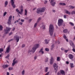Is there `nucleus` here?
I'll return each mask as SVG.
<instances>
[{"mask_svg": "<svg viewBox=\"0 0 75 75\" xmlns=\"http://www.w3.org/2000/svg\"><path fill=\"white\" fill-rule=\"evenodd\" d=\"M39 46H40V45L39 44H36L32 48V50H29L28 51V53H30V52H32V53L34 54L35 52L36 51V50L39 47Z\"/></svg>", "mask_w": 75, "mask_h": 75, "instance_id": "1", "label": "nucleus"}, {"mask_svg": "<svg viewBox=\"0 0 75 75\" xmlns=\"http://www.w3.org/2000/svg\"><path fill=\"white\" fill-rule=\"evenodd\" d=\"M49 29V32L50 35V36H52L53 32H54V27L52 25H50Z\"/></svg>", "mask_w": 75, "mask_h": 75, "instance_id": "2", "label": "nucleus"}, {"mask_svg": "<svg viewBox=\"0 0 75 75\" xmlns=\"http://www.w3.org/2000/svg\"><path fill=\"white\" fill-rule=\"evenodd\" d=\"M11 30V28H7V27H6V29H4V31L5 33H4V35L5 34H8L9 33V32H10V31Z\"/></svg>", "mask_w": 75, "mask_h": 75, "instance_id": "3", "label": "nucleus"}, {"mask_svg": "<svg viewBox=\"0 0 75 75\" xmlns=\"http://www.w3.org/2000/svg\"><path fill=\"white\" fill-rule=\"evenodd\" d=\"M63 20L62 19H60L58 20V24L59 27L62 26V23L63 22Z\"/></svg>", "mask_w": 75, "mask_h": 75, "instance_id": "4", "label": "nucleus"}, {"mask_svg": "<svg viewBox=\"0 0 75 75\" xmlns=\"http://www.w3.org/2000/svg\"><path fill=\"white\" fill-rule=\"evenodd\" d=\"M57 64L56 63H54L53 64V68H54V71H55V74H57V71H58V66L57 65Z\"/></svg>", "mask_w": 75, "mask_h": 75, "instance_id": "5", "label": "nucleus"}, {"mask_svg": "<svg viewBox=\"0 0 75 75\" xmlns=\"http://www.w3.org/2000/svg\"><path fill=\"white\" fill-rule=\"evenodd\" d=\"M51 1H50V4L53 7H54L55 5L56 4V2H54L55 0H51Z\"/></svg>", "mask_w": 75, "mask_h": 75, "instance_id": "6", "label": "nucleus"}, {"mask_svg": "<svg viewBox=\"0 0 75 75\" xmlns=\"http://www.w3.org/2000/svg\"><path fill=\"white\" fill-rule=\"evenodd\" d=\"M14 39H15V40H16L17 42H18L20 40V38L19 36L17 35H16L14 36Z\"/></svg>", "mask_w": 75, "mask_h": 75, "instance_id": "7", "label": "nucleus"}, {"mask_svg": "<svg viewBox=\"0 0 75 75\" xmlns=\"http://www.w3.org/2000/svg\"><path fill=\"white\" fill-rule=\"evenodd\" d=\"M10 50V46L9 45L8 47H7V49L6 51L5 52V54L7 53H9Z\"/></svg>", "mask_w": 75, "mask_h": 75, "instance_id": "8", "label": "nucleus"}, {"mask_svg": "<svg viewBox=\"0 0 75 75\" xmlns=\"http://www.w3.org/2000/svg\"><path fill=\"white\" fill-rule=\"evenodd\" d=\"M11 5L13 7V8H15L16 7V5L14 4V0H11Z\"/></svg>", "mask_w": 75, "mask_h": 75, "instance_id": "9", "label": "nucleus"}, {"mask_svg": "<svg viewBox=\"0 0 75 75\" xmlns=\"http://www.w3.org/2000/svg\"><path fill=\"white\" fill-rule=\"evenodd\" d=\"M68 57L70 59H72L74 58V55L71 54H69L68 55Z\"/></svg>", "mask_w": 75, "mask_h": 75, "instance_id": "10", "label": "nucleus"}, {"mask_svg": "<svg viewBox=\"0 0 75 75\" xmlns=\"http://www.w3.org/2000/svg\"><path fill=\"white\" fill-rule=\"evenodd\" d=\"M50 63V65H52L53 64V63H54V58L53 57L51 58Z\"/></svg>", "mask_w": 75, "mask_h": 75, "instance_id": "11", "label": "nucleus"}, {"mask_svg": "<svg viewBox=\"0 0 75 75\" xmlns=\"http://www.w3.org/2000/svg\"><path fill=\"white\" fill-rule=\"evenodd\" d=\"M36 12L38 14H40V13H42L41 9L40 8H38L37 9V11Z\"/></svg>", "mask_w": 75, "mask_h": 75, "instance_id": "12", "label": "nucleus"}, {"mask_svg": "<svg viewBox=\"0 0 75 75\" xmlns=\"http://www.w3.org/2000/svg\"><path fill=\"white\" fill-rule=\"evenodd\" d=\"M2 67L4 69H6L8 67V65L7 64H4L2 66Z\"/></svg>", "mask_w": 75, "mask_h": 75, "instance_id": "13", "label": "nucleus"}, {"mask_svg": "<svg viewBox=\"0 0 75 75\" xmlns=\"http://www.w3.org/2000/svg\"><path fill=\"white\" fill-rule=\"evenodd\" d=\"M40 52H41L42 54H43L44 52V51H43V49L42 48L40 49V50L39 52V53H40Z\"/></svg>", "mask_w": 75, "mask_h": 75, "instance_id": "14", "label": "nucleus"}, {"mask_svg": "<svg viewBox=\"0 0 75 75\" xmlns=\"http://www.w3.org/2000/svg\"><path fill=\"white\" fill-rule=\"evenodd\" d=\"M60 74H61L62 75H65V71H64V70H60Z\"/></svg>", "mask_w": 75, "mask_h": 75, "instance_id": "15", "label": "nucleus"}, {"mask_svg": "<svg viewBox=\"0 0 75 75\" xmlns=\"http://www.w3.org/2000/svg\"><path fill=\"white\" fill-rule=\"evenodd\" d=\"M69 43L70 44V45H72L74 44L73 42L71 40H69Z\"/></svg>", "mask_w": 75, "mask_h": 75, "instance_id": "16", "label": "nucleus"}, {"mask_svg": "<svg viewBox=\"0 0 75 75\" xmlns=\"http://www.w3.org/2000/svg\"><path fill=\"white\" fill-rule=\"evenodd\" d=\"M41 11L42 13H43L45 11V8H41Z\"/></svg>", "mask_w": 75, "mask_h": 75, "instance_id": "17", "label": "nucleus"}, {"mask_svg": "<svg viewBox=\"0 0 75 75\" xmlns=\"http://www.w3.org/2000/svg\"><path fill=\"white\" fill-rule=\"evenodd\" d=\"M63 32L64 33H68V29H66L63 30Z\"/></svg>", "mask_w": 75, "mask_h": 75, "instance_id": "18", "label": "nucleus"}, {"mask_svg": "<svg viewBox=\"0 0 75 75\" xmlns=\"http://www.w3.org/2000/svg\"><path fill=\"white\" fill-rule=\"evenodd\" d=\"M8 21L7 22V24H8V25H11V20H8Z\"/></svg>", "mask_w": 75, "mask_h": 75, "instance_id": "19", "label": "nucleus"}, {"mask_svg": "<svg viewBox=\"0 0 75 75\" xmlns=\"http://www.w3.org/2000/svg\"><path fill=\"white\" fill-rule=\"evenodd\" d=\"M51 50H53V48L55 47V46L54 45V44H53L51 46Z\"/></svg>", "mask_w": 75, "mask_h": 75, "instance_id": "20", "label": "nucleus"}, {"mask_svg": "<svg viewBox=\"0 0 75 75\" xmlns=\"http://www.w3.org/2000/svg\"><path fill=\"white\" fill-rule=\"evenodd\" d=\"M16 12H17V13H18L19 14H21V12L20 11V10H18V8L16 9Z\"/></svg>", "mask_w": 75, "mask_h": 75, "instance_id": "21", "label": "nucleus"}, {"mask_svg": "<svg viewBox=\"0 0 75 75\" xmlns=\"http://www.w3.org/2000/svg\"><path fill=\"white\" fill-rule=\"evenodd\" d=\"M66 14H69V15H70L71 14V13L69 11H68L67 10H66Z\"/></svg>", "mask_w": 75, "mask_h": 75, "instance_id": "22", "label": "nucleus"}, {"mask_svg": "<svg viewBox=\"0 0 75 75\" xmlns=\"http://www.w3.org/2000/svg\"><path fill=\"white\" fill-rule=\"evenodd\" d=\"M59 4L61 6H65L66 5L65 3H60Z\"/></svg>", "mask_w": 75, "mask_h": 75, "instance_id": "23", "label": "nucleus"}, {"mask_svg": "<svg viewBox=\"0 0 75 75\" xmlns=\"http://www.w3.org/2000/svg\"><path fill=\"white\" fill-rule=\"evenodd\" d=\"M70 67L71 68H74V64L73 63H70Z\"/></svg>", "mask_w": 75, "mask_h": 75, "instance_id": "24", "label": "nucleus"}, {"mask_svg": "<svg viewBox=\"0 0 75 75\" xmlns=\"http://www.w3.org/2000/svg\"><path fill=\"white\" fill-rule=\"evenodd\" d=\"M41 18L40 17H39L38 20V21H37V22L38 23H39V22L40 21V20H41Z\"/></svg>", "mask_w": 75, "mask_h": 75, "instance_id": "25", "label": "nucleus"}, {"mask_svg": "<svg viewBox=\"0 0 75 75\" xmlns=\"http://www.w3.org/2000/svg\"><path fill=\"white\" fill-rule=\"evenodd\" d=\"M69 7H70V8L71 9H73L75 8V7L73 6H69Z\"/></svg>", "mask_w": 75, "mask_h": 75, "instance_id": "26", "label": "nucleus"}, {"mask_svg": "<svg viewBox=\"0 0 75 75\" xmlns=\"http://www.w3.org/2000/svg\"><path fill=\"white\" fill-rule=\"evenodd\" d=\"M25 15L27 16V9H25Z\"/></svg>", "mask_w": 75, "mask_h": 75, "instance_id": "27", "label": "nucleus"}, {"mask_svg": "<svg viewBox=\"0 0 75 75\" xmlns=\"http://www.w3.org/2000/svg\"><path fill=\"white\" fill-rule=\"evenodd\" d=\"M48 68L46 67L45 68V72H47L48 71Z\"/></svg>", "mask_w": 75, "mask_h": 75, "instance_id": "28", "label": "nucleus"}, {"mask_svg": "<svg viewBox=\"0 0 75 75\" xmlns=\"http://www.w3.org/2000/svg\"><path fill=\"white\" fill-rule=\"evenodd\" d=\"M45 43L47 44H48V40H47V39H45Z\"/></svg>", "mask_w": 75, "mask_h": 75, "instance_id": "29", "label": "nucleus"}, {"mask_svg": "<svg viewBox=\"0 0 75 75\" xmlns=\"http://www.w3.org/2000/svg\"><path fill=\"white\" fill-rule=\"evenodd\" d=\"M4 50H3V48H1L0 49V53H1V52H3V51Z\"/></svg>", "mask_w": 75, "mask_h": 75, "instance_id": "30", "label": "nucleus"}, {"mask_svg": "<svg viewBox=\"0 0 75 75\" xmlns=\"http://www.w3.org/2000/svg\"><path fill=\"white\" fill-rule=\"evenodd\" d=\"M13 68L12 67H10L8 68V70L9 71H11V70H13Z\"/></svg>", "mask_w": 75, "mask_h": 75, "instance_id": "31", "label": "nucleus"}, {"mask_svg": "<svg viewBox=\"0 0 75 75\" xmlns=\"http://www.w3.org/2000/svg\"><path fill=\"white\" fill-rule=\"evenodd\" d=\"M11 18H12V16H10L8 18V20H11Z\"/></svg>", "mask_w": 75, "mask_h": 75, "instance_id": "32", "label": "nucleus"}, {"mask_svg": "<svg viewBox=\"0 0 75 75\" xmlns=\"http://www.w3.org/2000/svg\"><path fill=\"white\" fill-rule=\"evenodd\" d=\"M57 61H60V57H57Z\"/></svg>", "mask_w": 75, "mask_h": 75, "instance_id": "33", "label": "nucleus"}, {"mask_svg": "<svg viewBox=\"0 0 75 75\" xmlns=\"http://www.w3.org/2000/svg\"><path fill=\"white\" fill-rule=\"evenodd\" d=\"M45 51H47V52H49L50 50H49V49L48 48H46L45 49Z\"/></svg>", "mask_w": 75, "mask_h": 75, "instance_id": "34", "label": "nucleus"}, {"mask_svg": "<svg viewBox=\"0 0 75 75\" xmlns=\"http://www.w3.org/2000/svg\"><path fill=\"white\" fill-rule=\"evenodd\" d=\"M48 61V58L47 57V58L45 59V62H47Z\"/></svg>", "mask_w": 75, "mask_h": 75, "instance_id": "35", "label": "nucleus"}, {"mask_svg": "<svg viewBox=\"0 0 75 75\" xmlns=\"http://www.w3.org/2000/svg\"><path fill=\"white\" fill-rule=\"evenodd\" d=\"M3 26H2L1 25H0V30H3Z\"/></svg>", "mask_w": 75, "mask_h": 75, "instance_id": "36", "label": "nucleus"}, {"mask_svg": "<svg viewBox=\"0 0 75 75\" xmlns=\"http://www.w3.org/2000/svg\"><path fill=\"white\" fill-rule=\"evenodd\" d=\"M71 14L73 15V14H75V11H73L71 13Z\"/></svg>", "mask_w": 75, "mask_h": 75, "instance_id": "37", "label": "nucleus"}, {"mask_svg": "<svg viewBox=\"0 0 75 75\" xmlns=\"http://www.w3.org/2000/svg\"><path fill=\"white\" fill-rule=\"evenodd\" d=\"M24 74H25V71L24 70H23L22 72V74L23 75H24Z\"/></svg>", "mask_w": 75, "mask_h": 75, "instance_id": "38", "label": "nucleus"}, {"mask_svg": "<svg viewBox=\"0 0 75 75\" xmlns=\"http://www.w3.org/2000/svg\"><path fill=\"white\" fill-rule=\"evenodd\" d=\"M71 45L72 46V48H75V45L74 44L73 45Z\"/></svg>", "mask_w": 75, "mask_h": 75, "instance_id": "39", "label": "nucleus"}, {"mask_svg": "<svg viewBox=\"0 0 75 75\" xmlns=\"http://www.w3.org/2000/svg\"><path fill=\"white\" fill-rule=\"evenodd\" d=\"M69 24H71V26H74V23H73L72 22H70Z\"/></svg>", "mask_w": 75, "mask_h": 75, "instance_id": "40", "label": "nucleus"}, {"mask_svg": "<svg viewBox=\"0 0 75 75\" xmlns=\"http://www.w3.org/2000/svg\"><path fill=\"white\" fill-rule=\"evenodd\" d=\"M37 23H36L34 24V28H35V27H37Z\"/></svg>", "mask_w": 75, "mask_h": 75, "instance_id": "41", "label": "nucleus"}, {"mask_svg": "<svg viewBox=\"0 0 75 75\" xmlns=\"http://www.w3.org/2000/svg\"><path fill=\"white\" fill-rule=\"evenodd\" d=\"M6 14H7V12H5L3 14V16L4 17V16H5L6 15Z\"/></svg>", "mask_w": 75, "mask_h": 75, "instance_id": "42", "label": "nucleus"}, {"mask_svg": "<svg viewBox=\"0 0 75 75\" xmlns=\"http://www.w3.org/2000/svg\"><path fill=\"white\" fill-rule=\"evenodd\" d=\"M63 38H64V39H66L67 37V36L65 35H63Z\"/></svg>", "mask_w": 75, "mask_h": 75, "instance_id": "43", "label": "nucleus"}, {"mask_svg": "<svg viewBox=\"0 0 75 75\" xmlns=\"http://www.w3.org/2000/svg\"><path fill=\"white\" fill-rule=\"evenodd\" d=\"M42 28L43 29H45V26L44 25H43L42 26Z\"/></svg>", "mask_w": 75, "mask_h": 75, "instance_id": "44", "label": "nucleus"}, {"mask_svg": "<svg viewBox=\"0 0 75 75\" xmlns=\"http://www.w3.org/2000/svg\"><path fill=\"white\" fill-rule=\"evenodd\" d=\"M16 64V63L15 62H13V63L12 64V66H14V65Z\"/></svg>", "mask_w": 75, "mask_h": 75, "instance_id": "45", "label": "nucleus"}, {"mask_svg": "<svg viewBox=\"0 0 75 75\" xmlns=\"http://www.w3.org/2000/svg\"><path fill=\"white\" fill-rule=\"evenodd\" d=\"M8 4V2L7 1H6L5 3V6H7Z\"/></svg>", "mask_w": 75, "mask_h": 75, "instance_id": "46", "label": "nucleus"}, {"mask_svg": "<svg viewBox=\"0 0 75 75\" xmlns=\"http://www.w3.org/2000/svg\"><path fill=\"white\" fill-rule=\"evenodd\" d=\"M13 40H14V39H11V40H9L8 41V42H11V41H13Z\"/></svg>", "mask_w": 75, "mask_h": 75, "instance_id": "47", "label": "nucleus"}, {"mask_svg": "<svg viewBox=\"0 0 75 75\" xmlns=\"http://www.w3.org/2000/svg\"><path fill=\"white\" fill-rule=\"evenodd\" d=\"M25 44H23L22 45V48H24V47H25Z\"/></svg>", "mask_w": 75, "mask_h": 75, "instance_id": "48", "label": "nucleus"}, {"mask_svg": "<svg viewBox=\"0 0 75 75\" xmlns=\"http://www.w3.org/2000/svg\"><path fill=\"white\" fill-rule=\"evenodd\" d=\"M31 21H32V19H30L29 20L28 23H31Z\"/></svg>", "mask_w": 75, "mask_h": 75, "instance_id": "49", "label": "nucleus"}, {"mask_svg": "<svg viewBox=\"0 0 75 75\" xmlns=\"http://www.w3.org/2000/svg\"><path fill=\"white\" fill-rule=\"evenodd\" d=\"M21 22H22L23 23V22H24V20L23 19H21Z\"/></svg>", "mask_w": 75, "mask_h": 75, "instance_id": "50", "label": "nucleus"}, {"mask_svg": "<svg viewBox=\"0 0 75 75\" xmlns=\"http://www.w3.org/2000/svg\"><path fill=\"white\" fill-rule=\"evenodd\" d=\"M12 34H13V33L12 32H11L9 33L8 35L10 36L11 35H12Z\"/></svg>", "mask_w": 75, "mask_h": 75, "instance_id": "51", "label": "nucleus"}, {"mask_svg": "<svg viewBox=\"0 0 75 75\" xmlns=\"http://www.w3.org/2000/svg\"><path fill=\"white\" fill-rule=\"evenodd\" d=\"M47 1L45 0V2H44V4H47Z\"/></svg>", "mask_w": 75, "mask_h": 75, "instance_id": "52", "label": "nucleus"}, {"mask_svg": "<svg viewBox=\"0 0 75 75\" xmlns=\"http://www.w3.org/2000/svg\"><path fill=\"white\" fill-rule=\"evenodd\" d=\"M72 50L73 51V52H75V48H73Z\"/></svg>", "mask_w": 75, "mask_h": 75, "instance_id": "53", "label": "nucleus"}, {"mask_svg": "<svg viewBox=\"0 0 75 75\" xmlns=\"http://www.w3.org/2000/svg\"><path fill=\"white\" fill-rule=\"evenodd\" d=\"M19 24L20 25H23V23L20 22L19 23Z\"/></svg>", "mask_w": 75, "mask_h": 75, "instance_id": "54", "label": "nucleus"}, {"mask_svg": "<svg viewBox=\"0 0 75 75\" xmlns=\"http://www.w3.org/2000/svg\"><path fill=\"white\" fill-rule=\"evenodd\" d=\"M49 74V72H48L47 73H46L45 75H48Z\"/></svg>", "mask_w": 75, "mask_h": 75, "instance_id": "55", "label": "nucleus"}, {"mask_svg": "<svg viewBox=\"0 0 75 75\" xmlns=\"http://www.w3.org/2000/svg\"><path fill=\"white\" fill-rule=\"evenodd\" d=\"M64 18H67V16L64 15Z\"/></svg>", "mask_w": 75, "mask_h": 75, "instance_id": "56", "label": "nucleus"}, {"mask_svg": "<svg viewBox=\"0 0 75 75\" xmlns=\"http://www.w3.org/2000/svg\"><path fill=\"white\" fill-rule=\"evenodd\" d=\"M21 9H23V5H21Z\"/></svg>", "mask_w": 75, "mask_h": 75, "instance_id": "57", "label": "nucleus"}, {"mask_svg": "<svg viewBox=\"0 0 75 75\" xmlns=\"http://www.w3.org/2000/svg\"><path fill=\"white\" fill-rule=\"evenodd\" d=\"M23 12V9H21V12Z\"/></svg>", "mask_w": 75, "mask_h": 75, "instance_id": "58", "label": "nucleus"}, {"mask_svg": "<svg viewBox=\"0 0 75 75\" xmlns=\"http://www.w3.org/2000/svg\"><path fill=\"white\" fill-rule=\"evenodd\" d=\"M61 74V73L59 72H58L57 73V75H60Z\"/></svg>", "mask_w": 75, "mask_h": 75, "instance_id": "59", "label": "nucleus"}, {"mask_svg": "<svg viewBox=\"0 0 75 75\" xmlns=\"http://www.w3.org/2000/svg\"><path fill=\"white\" fill-rule=\"evenodd\" d=\"M62 25L63 27H65V25L64 23H63L62 24Z\"/></svg>", "mask_w": 75, "mask_h": 75, "instance_id": "60", "label": "nucleus"}, {"mask_svg": "<svg viewBox=\"0 0 75 75\" xmlns=\"http://www.w3.org/2000/svg\"><path fill=\"white\" fill-rule=\"evenodd\" d=\"M66 64H69V62L68 61H67L66 62Z\"/></svg>", "mask_w": 75, "mask_h": 75, "instance_id": "61", "label": "nucleus"}, {"mask_svg": "<svg viewBox=\"0 0 75 75\" xmlns=\"http://www.w3.org/2000/svg\"><path fill=\"white\" fill-rule=\"evenodd\" d=\"M68 50H65L64 51V52H66V53H67V52H68Z\"/></svg>", "mask_w": 75, "mask_h": 75, "instance_id": "62", "label": "nucleus"}, {"mask_svg": "<svg viewBox=\"0 0 75 75\" xmlns=\"http://www.w3.org/2000/svg\"><path fill=\"white\" fill-rule=\"evenodd\" d=\"M25 20H28V17H26L25 18Z\"/></svg>", "mask_w": 75, "mask_h": 75, "instance_id": "63", "label": "nucleus"}, {"mask_svg": "<svg viewBox=\"0 0 75 75\" xmlns=\"http://www.w3.org/2000/svg\"><path fill=\"white\" fill-rule=\"evenodd\" d=\"M55 27H56V29H57V28H58V26L56 25Z\"/></svg>", "mask_w": 75, "mask_h": 75, "instance_id": "64", "label": "nucleus"}]
</instances>
